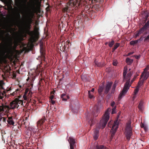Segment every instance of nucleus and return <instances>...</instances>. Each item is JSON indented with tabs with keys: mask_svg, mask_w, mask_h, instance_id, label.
Instances as JSON below:
<instances>
[{
	"mask_svg": "<svg viewBox=\"0 0 149 149\" xmlns=\"http://www.w3.org/2000/svg\"><path fill=\"white\" fill-rule=\"evenodd\" d=\"M110 108H108L106 111L102 116V119L100 120L99 124L97 126L96 128L94 130L93 137L94 139L97 140L99 136V130L100 128H104L108 121L109 118V111Z\"/></svg>",
	"mask_w": 149,
	"mask_h": 149,
	"instance_id": "f257e3e1",
	"label": "nucleus"
},
{
	"mask_svg": "<svg viewBox=\"0 0 149 149\" xmlns=\"http://www.w3.org/2000/svg\"><path fill=\"white\" fill-rule=\"evenodd\" d=\"M127 71V67L125 66L124 68L123 75V81L126 80V82L124 85V88L119 95L118 98L121 99L122 97L125 95L129 89L131 85L134 81L136 77H134V78L131 81L130 84V78L132 75V73L131 72H129L127 74V76L126 75Z\"/></svg>",
	"mask_w": 149,
	"mask_h": 149,
	"instance_id": "f03ea898",
	"label": "nucleus"
},
{
	"mask_svg": "<svg viewBox=\"0 0 149 149\" xmlns=\"http://www.w3.org/2000/svg\"><path fill=\"white\" fill-rule=\"evenodd\" d=\"M23 102L22 101L19 100L17 98H16L15 100L11 102L10 104V108L9 106L4 105L3 104H1L0 106V111H4L5 110L11 109H14L15 108H17L19 106V104L23 105Z\"/></svg>",
	"mask_w": 149,
	"mask_h": 149,
	"instance_id": "7ed1b4c3",
	"label": "nucleus"
},
{
	"mask_svg": "<svg viewBox=\"0 0 149 149\" xmlns=\"http://www.w3.org/2000/svg\"><path fill=\"white\" fill-rule=\"evenodd\" d=\"M26 16L27 19L26 21L24 31L27 34L31 37V36L32 35L31 33L33 32V31H30L33 20L30 14L27 13Z\"/></svg>",
	"mask_w": 149,
	"mask_h": 149,
	"instance_id": "20e7f679",
	"label": "nucleus"
},
{
	"mask_svg": "<svg viewBox=\"0 0 149 149\" xmlns=\"http://www.w3.org/2000/svg\"><path fill=\"white\" fill-rule=\"evenodd\" d=\"M70 0L69 2L62 8V11L64 13L67 12L68 10H71V8L74 6H78L81 4L80 0Z\"/></svg>",
	"mask_w": 149,
	"mask_h": 149,
	"instance_id": "39448f33",
	"label": "nucleus"
},
{
	"mask_svg": "<svg viewBox=\"0 0 149 149\" xmlns=\"http://www.w3.org/2000/svg\"><path fill=\"white\" fill-rule=\"evenodd\" d=\"M149 69V66H147L144 69L143 72L140 76V86L144 82V81L146 80L149 76V72L148 70Z\"/></svg>",
	"mask_w": 149,
	"mask_h": 149,
	"instance_id": "423d86ee",
	"label": "nucleus"
},
{
	"mask_svg": "<svg viewBox=\"0 0 149 149\" xmlns=\"http://www.w3.org/2000/svg\"><path fill=\"white\" fill-rule=\"evenodd\" d=\"M39 28L35 26L34 28L33 32L31 33L32 35L31 36V40L33 42H35L39 39Z\"/></svg>",
	"mask_w": 149,
	"mask_h": 149,
	"instance_id": "0eeeda50",
	"label": "nucleus"
},
{
	"mask_svg": "<svg viewBox=\"0 0 149 149\" xmlns=\"http://www.w3.org/2000/svg\"><path fill=\"white\" fill-rule=\"evenodd\" d=\"M125 130V134L127 139L129 141L132 135V129L130 122L127 123Z\"/></svg>",
	"mask_w": 149,
	"mask_h": 149,
	"instance_id": "6e6552de",
	"label": "nucleus"
},
{
	"mask_svg": "<svg viewBox=\"0 0 149 149\" xmlns=\"http://www.w3.org/2000/svg\"><path fill=\"white\" fill-rule=\"evenodd\" d=\"M118 120H117L114 121L113 125L112 126L111 130L110 131V133H111L110 138L111 140L113 138L115 135V133L118 127Z\"/></svg>",
	"mask_w": 149,
	"mask_h": 149,
	"instance_id": "1a4fd4ad",
	"label": "nucleus"
},
{
	"mask_svg": "<svg viewBox=\"0 0 149 149\" xmlns=\"http://www.w3.org/2000/svg\"><path fill=\"white\" fill-rule=\"evenodd\" d=\"M140 80L138 82V85L135 88L133 93L132 94V100L134 101L136 99L139 98L138 92L139 90Z\"/></svg>",
	"mask_w": 149,
	"mask_h": 149,
	"instance_id": "9d476101",
	"label": "nucleus"
},
{
	"mask_svg": "<svg viewBox=\"0 0 149 149\" xmlns=\"http://www.w3.org/2000/svg\"><path fill=\"white\" fill-rule=\"evenodd\" d=\"M40 3L39 2L38 0H34L31 6V8L32 10H35L37 8L40 7Z\"/></svg>",
	"mask_w": 149,
	"mask_h": 149,
	"instance_id": "9b49d317",
	"label": "nucleus"
},
{
	"mask_svg": "<svg viewBox=\"0 0 149 149\" xmlns=\"http://www.w3.org/2000/svg\"><path fill=\"white\" fill-rule=\"evenodd\" d=\"M37 130V129L35 128L34 127H29L27 130L28 132L27 134L29 136L32 135V134H33L36 133Z\"/></svg>",
	"mask_w": 149,
	"mask_h": 149,
	"instance_id": "f8f14e48",
	"label": "nucleus"
},
{
	"mask_svg": "<svg viewBox=\"0 0 149 149\" xmlns=\"http://www.w3.org/2000/svg\"><path fill=\"white\" fill-rule=\"evenodd\" d=\"M149 16V13L146 11H143L141 14V19H143V21L145 22L147 20Z\"/></svg>",
	"mask_w": 149,
	"mask_h": 149,
	"instance_id": "ddd939ff",
	"label": "nucleus"
},
{
	"mask_svg": "<svg viewBox=\"0 0 149 149\" xmlns=\"http://www.w3.org/2000/svg\"><path fill=\"white\" fill-rule=\"evenodd\" d=\"M68 141L70 144V149H75V140L72 137H70Z\"/></svg>",
	"mask_w": 149,
	"mask_h": 149,
	"instance_id": "4468645a",
	"label": "nucleus"
},
{
	"mask_svg": "<svg viewBox=\"0 0 149 149\" xmlns=\"http://www.w3.org/2000/svg\"><path fill=\"white\" fill-rule=\"evenodd\" d=\"M45 118V117H44L42 118L39 120L37 122V127H38L39 128V127H41L43 126L45 121L46 120Z\"/></svg>",
	"mask_w": 149,
	"mask_h": 149,
	"instance_id": "2eb2a0df",
	"label": "nucleus"
},
{
	"mask_svg": "<svg viewBox=\"0 0 149 149\" xmlns=\"http://www.w3.org/2000/svg\"><path fill=\"white\" fill-rule=\"evenodd\" d=\"M26 1V0H25L24 1L23 0H15V4L17 7H21L23 3H24V5H25Z\"/></svg>",
	"mask_w": 149,
	"mask_h": 149,
	"instance_id": "dca6fc26",
	"label": "nucleus"
},
{
	"mask_svg": "<svg viewBox=\"0 0 149 149\" xmlns=\"http://www.w3.org/2000/svg\"><path fill=\"white\" fill-rule=\"evenodd\" d=\"M8 45L9 47V49L10 50H11L13 48H14V49H15L17 47V43H15L14 46L13 47V42L12 40L11 39H10L9 40Z\"/></svg>",
	"mask_w": 149,
	"mask_h": 149,
	"instance_id": "f3484780",
	"label": "nucleus"
},
{
	"mask_svg": "<svg viewBox=\"0 0 149 149\" xmlns=\"http://www.w3.org/2000/svg\"><path fill=\"white\" fill-rule=\"evenodd\" d=\"M113 84L112 82H108L106 85L105 90L104 91V93L106 94H107L109 92V91L110 90L111 86Z\"/></svg>",
	"mask_w": 149,
	"mask_h": 149,
	"instance_id": "a211bd4d",
	"label": "nucleus"
},
{
	"mask_svg": "<svg viewBox=\"0 0 149 149\" xmlns=\"http://www.w3.org/2000/svg\"><path fill=\"white\" fill-rule=\"evenodd\" d=\"M149 26V20L140 29V33H141L143 31L146 30Z\"/></svg>",
	"mask_w": 149,
	"mask_h": 149,
	"instance_id": "6ab92c4d",
	"label": "nucleus"
},
{
	"mask_svg": "<svg viewBox=\"0 0 149 149\" xmlns=\"http://www.w3.org/2000/svg\"><path fill=\"white\" fill-rule=\"evenodd\" d=\"M140 127L143 128L145 132L148 130V127L145 124V121H143V122L141 121L140 123Z\"/></svg>",
	"mask_w": 149,
	"mask_h": 149,
	"instance_id": "aec40b11",
	"label": "nucleus"
},
{
	"mask_svg": "<svg viewBox=\"0 0 149 149\" xmlns=\"http://www.w3.org/2000/svg\"><path fill=\"white\" fill-rule=\"evenodd\" d=\"M8 123L10 125H14L15 123L13 121L12 117H9L8 118V120H7Z\"/></svg>",
	"mask_w": 149,
	"mask_h": 149,
	"instance_id": "412c9836",
	"label": "nucleus"
},
{
	"mask_svg": "<svg viewBox=\"0 0 149 149\" xmlns=\"http://www.w3.org/2000/svg\"><path fill=\"white\" fill-rule=\"evenodd\" d=\"M140 40V39H138L137 40H133L130 42V44L131 45L134 46L137 45L138 43V41Z\"/></svg>",
	"mask_w": 149,
	"mask_h": 149,
	"instance_id": "4be33fe9",
	"label": "nucleus"
},
{
	"mask_svg": "<svg viewBox=\"0 0 149 149\" xmlns=\"http://www.w3.org/2000/svg\"><path fill=\"white\" fill-rule=\"evenodd\" d=\"M96 148L97 149H108L107 148L103 145H97Z\"/></svg>",
	"mask_w": 149,
	"mask_h": 149,
	"instance_id": "5701e85b",
	"label": "nucleus"
},
{
	"mask_svg": "<svg viewBox=\"0 0 149 149\" xmlns=\"http://www.w3.org/2000/svg\"><path fill=\"white\" fill-rule=\"evenodd\" d=\"M133 60L127 58L126 59V61L128 64L130 65L133 62Z\"/></svg>",
	"mask_w": 149,
	"mask_h": 149,
	"instance_id": "b1692460",
	"label": "nucleus"
},
{
	"mask_svg": "<svg viewBox=\"0 0 149 149\" xmlns=\"http://www.w3.org/2000/svg\"><path fill=\"white\" fill-rule=\"evenodd\" d=\"M66 94L65 93L62 94L61 95V98L62 99V100L66 101L67 99L66 98Z\"/></svg>",
	"mask_w": 149,
	"mask_h": 149,
	"instance_id": "393cba45",
	"label": "nucleus"
},
{
	"mask_svg": "<svg viewBox=\"0 0 149 149\" xmlns=\"http://www.w3.org/2000/svg\"><path fill=\"white\" fill-rule=\"evenodd\" d=\"M40 52L42 57V58H44L45 57V52H44L43 49L42 47L40 48Z\"/></svg>",
	"mask_w": 149,
	"mask_h": 149,
	"instance_id": "a878e982",
	"label": "nucleus"
},
{
	"mask_svg": "<svg viewBox=\"0 0 149 149\" xmlns=\"http://www.w3.org/2000/svg\"><path fill=\"white\" fill-rule=\"evenodd\" d=\"M119 43H116L114 45V47L112 49V52L114 51L119 46Z\"/></svg>",
	"mask_w": 149,
	"mask_h": 149,
	"instance_id": "bb28decb",
	"label": "nucleus"
},
{
	"mask_svg": "<svg viewBox=\"0 0 149 149\" xmlns=\"http://www.w3.org/2000/svg\"><path fill=\"white\" fill-rule=\"evenodd\" d=\"M89 123L90 124V126H92L94 124V122L93 119L92 118L89 120L88 121Z\"/></svg>",
	"mask_w": 149,
	"mask_h": 149,
	"instance_id": "cd10ccee",
	"label": "nucleus"
},
{
	"mask_svg": "<svg viewBox=\"0 0 149 149\" xmlns=\"http://www.w3.org/2000/svg\"><path fill=\"white\" fill-rule=\"evenodd\" d=\"M98 109H97L95 112H93V116L94 117H96L98 116Z\"/></svg>",
	"mask_w": 149,
	"mask_h": 149,
	"instance_id": "c85d7f7f",
	"label": "nucleus"
},
{
	"mask_svg": "<svg viewBox=\"0 0 149 149\" xmlns=\"http://www.w3.org/2000/svg\"><path fill=\"white\" fill-rule=\"evenodd\" d=\"M143 101L140 100V112L142 111L144 109V106L143 104Z\"/></svg>",
	"mask_w": 149,
	"mask_h": 149,
	"instance_id": "c756f323",
	"label": "nucleus"
},
{
	"mask_svg": "<svg viewBox=\"0 0 149 149\" xmlns=\"http://www.w3.org/2000/svg\"><path fill=\"white\" fill-rule=\"evenodd\" d=\"M114 41L113 40H112L111 42L109 43V46L110 47H112L113 45L114 44Z\"/></svg>",
	"mask_w": 149,
	"mask_h": 149,
	"instance_id": "7c9ffc66",
	"label": "nucleus"
},
{
	"mask_svg": "<svg viewBox=\"0 0 149 149\" xmlns=\"http://www.w3.org/2000/svg\"><path fill=\"white\" fill-rule=\"evenodd\" d=\"M139 35H140V30H139L138 31V32L134 34V38H136L138 36H139Z\"/></svg>",
	"mask_w": 149,
	"mask_h": 149,
	"instance_id": "2f4dec72",
	"label": "nucleus"
},
{
	"mask_svg": "<svg viewBox=\"0 0 149 149\" xmlns=\"http://www.w3.org/2000/svg\"><path fill=\"white\" fill-rule=\"evenodd\" d=\"M116 86H117V85H115V84H113V86H112V90H111L112 93H114L115 90V89Z\"/></svg>",
	"mask_w": 149,
	"mask_h": 149,
	"instance_id": "473e14b6",
	"label": "nucleus"
},
{
	"mask_svg": "<svg viewBox=\"0 0 149 149\" xmlns=\"http://www.w3.org/2000/svg\"><path fill=\"white\" fill-rule=\"evenodd\" d=\"M103 90V87H100L98 90V92L99 94H100L102 92Z\"/></svg>",
	"mask_w": 149,
	"mask_h": 149,
	"instance_id": "72a5a7b5",
	"label": "nucleus"
},
{
	"mask_svg": "<svg viewBox=\"0 0 149 149\" xmlns=\"http://www.w3.org/2000/svg\"><path fill=\"white\" fill-rule=\"evenodd\" d=\"M26 120H23L21 122V124L22 125H25V127L26 126V125H27V123Z\"/></svg>",
	"mask_w": 149,
	"mask_h": 149,
	"instance_id": "f704fd0d",
	"label": "nucleus"
},
{
	"mask_svg": "<svg viewBox=\"0 0 149 149\" xmlns=\"http://www.w3.org/2000/svg\"><path fill=\"white\" fill-rule=\"evenodd\" d=\"M116 106L114 107L112 109V111L111 113L112 114H114L116 113Z\"/></svg>",
	"mask_w": 149,
	"mask_h": 149,
	"instance_id": "c9c22d12",
	"label": "nucleus"
},
{
	"mask_svg": "<svg viewBox=\"0 0 149 149\" xmlns=\"http://www.w3.org/2000/svg\"><path fill=\"white\" fill-rule=\"evenodd\" d=\"M88 96L90 98L92 99L93 97V95L90 93V91H89L88 92Z\"/></svg>",
	"mask_w": 149,
	"mask_h": 149,
	"instance_id": "e433bc0d",
	"label": "nucleus"
},
{
	"mask_svg": "<svg viewBox=\"0 0 149 149\" xmlns=\"http://www.w3.org/2000/svg\"><path fill=\"white\" fill-rule=\"evenodd\" d=\"M112 122H111V121L109 122L108 126V127H109L110 128H111L112 127V125H113V124L112 125Z\"/></svg>",
	"mask_w": 149,
	"mask_h": 149,
	"instance_id": "4c0bfd02",
	"label": "nucleus"
},
{
	"mask_svg": "<svg viewBox=\"0 0 149 149\" xmlns=\"http://www.w3.org/2000/svg\"><path fill=\"white\" fill-rule=\"evenodd\" d=\"M144 41H145L149 42V34L144 39Z\"/></svg>",
	"mask_w": 149,
	"mask_h": 149,
	"instance_id": "58836bf2",
	"label": "nucleus"
},
{
	"mask_svg": "<svg viewBox=\"0 0 149 149\" xmlns=\"http://www.w3.org/2000/svg\"><path fill=\"white\" fill-rule=\"evenodd\" d=\"M6 118L4 117H2L1 118L0 121H2L3 122H6Z\"/></svg>",
	"mask_w": 149,
	"mask_h": 149,
	"instance_id": "ea45409f",
	"label": "nucleus"
},
{
	"mask_svg": "<svg viewBox=\"0 0 149 149\" xmlns=\"http://www.w3.org/2000/svg\"><path fill=\"white\" fill-rule=\"evenodd\" d=\"M29 91V89H26L25 91L24 94L23 96V97H24L25 96H26L27 95V93Z\"/></svg>",
	"mask_w": 149,
	"mask_h": 149,
	"instance_id": "a19ab883",
	"label": "nucleus"
},
{
	"mask_svg": "<svg viewBox=\"0 0 149 149\" xmlns=\"http://www.w3.org/2000/svg\"><path fill=\"white\" fill-rule=\"evenodd\" d=\"M115 104V102L114 101H112L111 102V106L112 107H113L114 106V105Z\"/></svg>",
	"mask_w": 149,
	"mask_h": 149,
	"instance_id": "79ce46f5",
	"label": "nucleus"
},
{
	"mask_svg": "<svg viewBox=\"0 0 149 149\" xmlns=\"http://www.w3.org/2000/svg\"><path fill=\"white\" fill-rule=\"evenodd\" d=\"M140 141L141 142H140V144H141V145L142 146H143L144 145L145 143H144V142H143L142 140H141L140 139Z\"/></svg>",
	"mask_w": 149,
	"mask_h": 149,
	"instance_id": "37998d69",
	"label": "nucleus"
},
{
	"mask_svg": "<svg viewBox=\"0 0 149 149\" xmlns=\"http://www.w3.org/2000/svg\"><path fill=\"white\" fill-rule=\"evenodd\" d=\"M50 102H51L52 104L54 105L55 103V101L52 100H50Z\"/></svg>",
	"mask_w": 149,
	"mask_h": 149,
	"instance_id": "c03bdc74",
	"label": "nucleus"
},
{
	"mask_svg": "<svg viewBox=\"0 0 149 149\" xmlns=\"http://www.w3.org/2000/svg\"><path fill=\"white\" fill-rule=\"evenodd\" d=\"M54 98V95H52L50 97V100H52Z\"/></svg>",
	"mask_w": 149,
	"mask_h": 149,
	"instance_id": "a18cd8bd",
	"label": "nucleus"
},
{
	"mask_svg": "<svg viewBox=\"0 0 149 149\" xmlns=\"http://www.w3.org/2000/svg\"><path fill=\"white\" fill-rule=\"evenodd\" d=\"M113 65L114 66H116L117 65V63L114 61H113Z\"/></svg>",
	"mask_w": 149,
	"mask_h": 149,
	"instance_id": "49530a36",
	"label": "nucleus"
},
{
	"mask_svg": "<svg viewBox=\"0 0 149 149\" xmlns=\"http://www.w3.org/2000/svg\"><path fill=\"white\" fill-rule=\"evenodd\" d=\"M134 57L137 59H139V56L135 55Z\"/></svg>",
	"mask_w": 149,
	"mask_h": 149,
	"instance_id": "de8ad7c7",
	"label": "nucleus"
},
{
	"mask_svg": "<svg viewBox=\"0 0 149 149\" xmlns=\"http://www.w3.org/2000/svg\"><path fill=\"white\" fill-rule=\"evenodd\" d=\"M118 83V82L117 81H116L113 84H115V85H117Z\"/></svg>",
	"mask_w": 149,
	"mask_h": 149,
	"instance_id": "09e8293b",
	"label": "nucleus"
},
{
	"mask_svg": "<svg viewBox=\"0 0 149 149\" xmlns=\"http://www.w3.org/2000/svg\"><path fill=\"white\" fill-rule=\"evenodd\" d=\"M17 91H15L12 94V95L13 96L16 93Z\"/></svg>",
	"mask_w": 149,
	"mask_h": 149,
	"instance_id": "8fccbe9b",
	"label": "nucleus"
},
{
	"mask_svg": "<svg viewBox=\"0 0 149 149\" xmlns=\"http://www.w3.org/2000/svg\"><path fill=\"white\" fill-rule=\"evenodd\" d=\"M66 97H67V98H66L67 99H69L70 98V97L69 96L66 95Z\"/></svg>",
	"mask_w": 149,
	"mask_h": 149,
	"instance_id": "3c124183",
	"label": "nucleus"
},
{
	"mask_svg": "<svg viewBox=\"0 0 149 149\" xmlns=\"http://www.w3.org/2000/svg\"><path fill=\"white\" fill-rule=\"evenodd\" d=\"M94 88H93L92 90H91V91L92 92H94Z\"/></svg>",
	"mask_w": 149,
	"mask_h": 149,
	"instance_id": "603ef678",
	"label": "nucleus"
},
{
	"mask_svg": "<svg viewBox=\"0 0 149 149\" xmlns=\"http://www.w3.org/2000/svg\"><path fill=\"white\" fill-rule=\"evenodd\" d=\"M138 107L139 109H140V103H139Z\"/></svg>",
	"mask_w": 149,
	"mask_h": 149,
	"instance_id": "864d4df0",
	"label": "nucleus"
},
{
	"mask_svg": "<svg viewBox=\"0 0 149 149\" xmlns=\"http://www.w3.org/2000/svg\"><path fill=\"white\" fill-rule=\"evenodd\" d=\"M96 65H97L98 66H99V65L98 64H97L96 63H95Z\"/></svg>",
	"mask_w": 149,
	"mask_h": 149,
	"instance_id": "5fc2aeb1",
	"label": "nucleus"
},
{
	"mask_svg": "<svg viewBox=\"0 0 149 149\" xmlns=\"http://www.w3.org/2000/svg\"><path fill=\"white\" fill-rule=\"evenodd\" d=\"M18 15L19 17L20 18V15L19 13L18 14Z\"/></svg>",
	"mask_w": 149,
	"mask_h": 149,
	"instance_id": "6e6d98bb",
	"label": "nucleus"
},
{
	"mask_svg": "<svg viewBox=\"0 0 149 149\" xmlns=\"http://www.w3.org/2000/svg\"><path fill=\"white\" fill-rule=\"evenodd\" d=\"M120 113H118V115L117 116V117H118V118H119V114H120Z\"/></svg>",
	"mask_w": 149,
	"mask_h": 149,
	"instance_id": "4d7b16f0",
	"label": "nucleus"
},
{
	"mask_svg": "<svg viewBox=\"0 0 149 149\" xmlns=\"http://www.w3.org/2000/svg\"><path fill=\"white\" fill-rule=\"evenodd\" d=\"M105 45H107L108 44V42H106L105 43Z\"/></svg>",
	"mask_w": 149,
	"mask_h": 149,
	"instance_id": "13d9d810",
	"label": "nucleus"
},
{
	"mask_svg": "<svg viewBox=\"0 0 149 149\" xmlns=\"http://www.w3.org/2000/svg\"><path fill=\"white\" fill-rule=\"evenodd\" d=\"M140 41H141L142 40V39L141 38V37H140Z\"/></svg>",
	"mask_w": 149,
	"mask_h": 149,
	"instance_id": "bf43d9fd",
	"label": "nucleus"
},
{
	"mask_svg": "<svg viewBox=\"0 0 149 149\" xmlns=\"http://www.w3.org/2000/svg\"><path fill=\"white\" fill-rule=\"evenodd\" d=\"M83 76L82 75L81 76V78L82 79L83 78Z\"/></svg>",
	"mask_w": 149,
	"mask_h": 149,
	"instance_id": "052dcab7",
	"label": "nucleus"
},
{
	"mask_svg": "<svg viewBox=\"0 0 149 149\" xmlns=\"http://www.w3.org/2000/svg\"><path fill=\"white\" fill-rule=\"evenodd\" d=\"M48 8H48V7H47V8H46V9H47V10H47V9H48Z\"/></svg>",
	"mask_w": 149,
	"mask_h": 149,
	"instance_id": "680f3d73",
	"label": "nucleus"
},
{
	"mask_svg": "<svg viewBox=\"0 0 149 149\" xmlns=\"http://www.w3.org/2000/svg\"><path fill=\"white\" fill-rule=\"evenodd\" d=\"M8 36H10V34L8 33Z\"/></svg>",
	"mask_w": 149,
	"mask_h": 149,
	"instance_id": "e2e57ef3",
	"label": "nucleus"
},
{
	"mask_svg": "<svg viewBox=\"0 0 149 149\" xmlns=\"http://www.w3.org/2000/svg\"><path fill=\"white\" fill-rule=\"evenodd\" d=\"M19 89H17V91H19Z\"/></svg>",
	"mask_w": 149,
	"mask_h": 149,
	"instance_id": "0e129e2a",
	"label": "nucleus"
},
{
	"mask_svg": "<svg viewBox=\"0 0 149 149\" xmlns=\"http://www.w3.org/2000/svg\"><path fill=\"white\" fill-rule=\"evenodd\" d=\"M132 54V53H130L129 54Z\"/></svg>",
	"mask_w": 149,
	"mask_h": 149,
	"instance_id": "69168bd1",
	"label": "nucleus"
},
{
	"mask_svg": "<svg viewBox=\"0 0 149 149\" xmlns=\"http://www.w3.org/2000/svg\"><path fill=\"white\" fill-rule=\"evenodd\" d=\"M130 70H131V69H129V71H130Z\"/></svg>",
	"mask_w": 149,
	"mask_h": 149,
	"instance_id": "338daca9",
	"label": "nucleus"
}]
</instances>
